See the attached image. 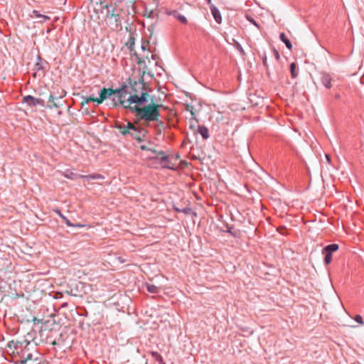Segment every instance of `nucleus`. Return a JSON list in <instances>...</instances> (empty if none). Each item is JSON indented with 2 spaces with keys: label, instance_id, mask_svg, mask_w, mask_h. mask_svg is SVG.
I'll use <instances>...</instances> for the list:
<instances>
[{
  "label": "nucleus",
  "instance_id": "f257e3e1",
  "mask_svg": "<svg viewBox=\"0 0 364 364\" xmlns=\"http://www.w3.org/2000/svg\"><path fill=\"white\" fill-rule=\"evenodd\" d=\"M6 352L13 359L16 360V363L20 362L21 364L37 359L33 358L37 354L36 346L27 340L9 341L6 346Z\"/></svg>",
  "mask_w": 364,
  "mask_h": 364
},
{
  "label": "nucleus",
  "instance_id": "f03ea898",
  "mask_svg": "<svg viewBox=\"0 0 364 364\" xmlns=\"http://www.w3.org/2000/svg\"><path fill=\"white\" fill-rule=\"evenodd\" d=\"M161 108L166 109V107H164L161 104L152 102L149 105H133L130 108V112L134 114L136 123H139L141 121L146 123L157 122L162 124L163 122L159 120Z\"/></svg>",
  "mask_w": 364,
  "mask_h": 364
},
{
  "label": "nucleus",
  "instance_id": "7ed1b4c3",
  "mask_svg": "<svg viewBox=\"0 0 364 364\" xmlns=\"http://www.w3.org/2000/svg\"><path fill=\"white\" fill-rule=\"evenodd\" d=\"M130 95L128 97V102L134 105H142L147 102L149 96L147 87L144 80H141L139 82L134 80L130 81Z\"/></svg>",
  "mask_w": 364,
  "mask_h": 364
},
{
  "label": "nucleus",
  "instance_id": "20e7f679",
  "mask_svg": "<svg viewBox=\"0 0 364 364\" xmlns=\"http://www.w3.org/2000/svg\"><path fill=\"white\" fill-rule=\"evenodd\" d=\"M136 124V121L129 124L128 136L141 142L146 139L148 131L145 128L137 126Z\"/></svg>",
  "mask_w": 364,
  "mask_h": 364
},
{
  "label": "nucleus",
  "instance_id": "39448f33",
  "mask_svg": "<svg viewBox=\"0 0 364 364\" xmlns=\"http://www.w3.org/2000/svg\"><path fill=\"white\" fill-rule=\"evenodd\" d=\"M156 154L157 156L156 157H150V159L159 160L163 168H167L171 170L176 169V164L172 162L171 158L166 155L164 151H157Z\"/></svg>",
  "mask_w": 364,
  "mask_h": 364
},
{
  "label": "nucleus",
  "instance_id": "423d86ee",
  "mask_svg": "<svg viewBox=\"0 0 364 364\" xmlns=\"http://www.w3.org/2000/svg\"><path fill=\"white\" fill-rule=\"evenodd\" d=\"M339 249V245L336 243L326 245L322 250V255L324 256L323 262L326 265L329 264L332 262V255Z\"/></svg>",
  "mask_w": 364,
  "mask_h": 364
},
{
  "label": "nucleus",
  "instance_id": "0eeeda50",
  "mask_svg": "<svg viewBox=\"0 0 364 364\" xmlns=\"http://www.w3.org/2000/svg\"><path fill=\"white\" fill-rule=\"evenodd\" d=\"M124 88L125 87L115 89L114 95H115L117 97V103H119V105H121L124 109H127L130 112V108L132 107V105H131V103L128 102V98L126 100L123 95V90Z\"/></svg>",
  "mask_w": 364,
  "mask_h": 364
},
{
  "label": "nucleus",
  "instance_id": "6e6552de",
  "mask_svg": "<svg viewBox=\"0 0 364 364\" xmlns=\"http://www.w3.org/2000/svg\"><path fill=\"white\" fill-rule=\"evenodd\" d=\"M23 102L28 107L45 106V101L41 98H36L31 95H26L23 97Z\"/></svg>",
  "mask_w": 364,
  "mask_h": 364
},
{
  "label": "nucleus",
  "instance_id": "1a4fd4ad",
  "mask_svg": "<svg viewBox=\"0 0 364 364\" xmlns=\"http://www.w3.org/2000/svg\"><path fill=\"white\" fill-rule=\"evenodd\" d=\"M114 95V90L112 88H105L103 87L100 93H99V97H97V100H96V102L100 105L103 102V101L108 97L112 96Z\"/></svg>",
  "mask_w": 364,
  "mask_h": 364
},
{
  "label": "nucleus",
  "instance_id": "9d476101",
  "mask_svg": "<svg viewBox=\"0 0 364 364\" xmlns=\"http://www.w3.org/2000/svg\"><path fill=\"white\" fill-rule=\"evenodd\" d=\"M129 124H131V122L129 121L127 122L126 124L117 122H115L114 127L119 130L122 135L124 136H128Z\"/></svg>",
  "mask_w": 364,
  "mask_h": 364
},
{
  "label": "nucleus",
  "instance_id": "9b49d317",
  "mask_svg": "<svg viewBox=\"0 0 364 364\" xmlns=\"http://www.w3.org/2000/svg\"><path fill=\"white\" fill-rule=\"evenodd\" d=\"M332 77L331 75L326 72L321 73V82L327 89H331L332 87L331 84Z\"/></svg>",
  "mask_w": 364,
  "mask_h": 364
},
{
  "label": "nucleus",
  "instance_id": "f8f14e48",
  "mask_svg": "<svg viewBox=\"0 0 364 364\" xmlns=\"http://www.w3.org/2000/svg\"><path fill=\"white\" fill-rule=\"evenodd\" d=\"M34 70L36 71V73L34 74V77H36L37 73L41 72L42 75H44L46 67L42 62V58L40 55L38 56V61L34 65Z\"/></svg>",
  "mask_w": 364,
  "mask_h": 364
},
{
  "label": "nucleus",
  "instance_id": "ddd939ff",
  "mask_svg": "<svg viewBox=\"0 0 364 364\" xmlns=\"http://www.w3.org/2000/svg\"><path fill=\"white\" fill-rule=\"evenodd\" d=\"M210 9L211 11V14L215 19V21L218 23H220L222 21V16L220 15V11L216 8V6L213 4H211L210 6Z\"/></svg>",
  "mask_w": 364,
  "mask_h": 364
},
{
  "label": "nucleus",
  "instance_id": "4468645a",
  "mask_svg": "<svg viewBox=\"0 0 364 364\" xmlns=\"http://www.w3.org/2000/svg\"><path fill=\"white\" fill-rule=\"evenodd\" d=\"M170 15L173 16L175 18L183 24H187L188 21L187 18L182 14H179L177 11H172Z\"/></svg>",
  "mask_w": 364,
  "mask_h": 364
},
{
  "label": "nucleus",
  "instance_id": "2eb2a0df",
  "mask_svg": "<svg viewBox=\"0 0 364 364\" xmlns=\"http://www.w3.org/2000/svg\"><path fill=\"white\" fill-rule=\"evenodd\" d=\"M198 132L202 136L203 139L205 140L208 139L210 136L208 129L203 125H199L198 127Z\"/></svg>",
  "mask_w": 364,
  "mask_h": 364
},
{
  "label": "nucleus",
  "instance_id": "dca6fc26",
  "mask_svg": "<svg viewBox=\"0 0 364 364\" xmlns=\"http://www.w3.org/2000/svg\"><path fill=\"white\" fill-rule=\"evenodd\" d=\"M148 353L150 354L152 356V358L156 361H157L159 364H166V362L164 361L163 357L161 356V355L159 354L158 352H156V351H149Z\"/></svg>",
  "mask_w": 364,
  "mask_h": 364
},
{
  "label": "nucleus",
  "instance_id": "f3484780",
  "mask_svg": "<svg viewBox=\"0 0 364 364\" xmlns=\"http://www.w3.org/2000/svg\"><path fill=\"white\" fill-rule=\"evenodd\" d=\"M79 177L85 178L87 181L91 179H104L105 176L100 173H93L90 175H80Z\"/></svg>",
  "mask_w": 364,
  "mask_h": 364
},
{
  "label": "nucleus",
  "instance_id": "a211bd4d",
  "mask_svg": "<svg viewBox=\"0 0 364 364\" xmlns=\"http://www.w3.org/2000/svg\"><path fill=\"white\" fill-rule=\"evenodd\" d=\"M279 39L286 45L289 50L292 49V44L284 33H280Z\"/></svg>",
  "mask_w": 364,
  "mask_h": 364
},
{
  "label": "nucleus",
  "instance_id": "6ab92c4d",
  "mask_svg": "<svg viewBox=\"0 0 364 364\" xmlns=\"http://www.w3.org/2000/svg\"><path fill=\"white\" fill-rule=\"evenodd\" d=\"M145 287L146 290L151 294H158L160 291V287H156L154 284L146 283Z\"/></svg>",
  "mask_w": 364,
  "mask_h": 364
},
{
  "label": "nucleus",
  "instance_id": "aec40b11",
  "mask_svg": "<svg viewBox=\"0 0 364 364\" xmlns=\"http://www.w3.org/2000/svg\"><path fill=\"white\" fill-rule=\"evenodd\" d=\"M54 213H55L58 215H59L65 223L67 226H73V223H72L62 213L59 209H54Z\"/></svg>",
  "mask_w": 364,
  "mask_h": 364
},
{
  "label": "nucleus",
  "instance_id": "412c9836",
  "mask_svg": "<svg viewBox=\"0 0 364 364\" xmlns=\"http://www.w3.org/2000/svg\"><path fill=\"white\" fill-rule=\"evenodd\" d=\"M32 14L34 17L36 18H43V21L41 22L46 21L48 20H50V17L46 15L41 14V13L37 10H33L32 11Z\"/></svg>",
  "mask_w": 364,
  "mask_h": 364
},
{
  "label": "nucleus",
  "instance_id": "4be33fe9",
  "mask_svg": "<svg viewBox=\"0 0 364 364\" xmlns=\"http://www.w3.org/2000/svg\"><path fill=\"white\" fill-rule=\"evenodd\" d=\"M290 73L292 78H296L298 76V72L296 71V63H291L290 64Z\"/></svg>",
  "mask_w": 364,
  "mask_h": 364
},
{
  "label": "nucleus",
  "instance_id": "5701e85b",
  "mask_svg": "<svg viewBox=\"0 0 364 364\" xmlns=\"http://www.w3.org/2000/svg\"><path fill=\"white\" fill-rule=\"evenodd\" d=\"M55 99V97L52 94H50V97H49L48 102L49 103H52V105H48V107L50 108H52V107L58 108V107H59V106L57 105V103H55L54 102Z\"/></svg>",
  "mask_w": 364,
  "mask_h": 364
},
{
  "label": "nucleus",
  "instance_id": "b1692460",
  "mask_svg": "<svg viewBox=\"0 0 364 364\" xmlns=\"http://www.w3.org/2000/svg\"><path fill=\"white\" fill-rule=\"evenodd\" d=\"M97 100V98H95L93 96H90V97H84V100L82 101V104L83 105V103H89L90 102H96V100Z\"/></svg>",
  "mask_w": 364,
  "mask_h": 364
},
{
  "label": "nucleus",
  "instance_id": "393cba45",
  "mask_svg": "<svg viewBox=\"0 0 364 364\" xmlns=\"http://www.w3.org/2000/svg\"><path fill=\"white\" fill-rule=\"evenodd\" d=\"M125 87V88L123 90V95L126 98L127 95L129 94L130 95V87H129L126 84H124L120 87Z\"/></svg>",
  "mask_w": 364,
  "mask_h": 364
},
{
  "label": "nucleus",
  "instance_id": "a878e982",
  "mask_svg": "<svg viewBox=\"0 0 364 364\" xmlns=\"http://www.w3.org/2000/svg\"><path fill=\"white\" fill-rule=\"evenodd\" d=\"M140 149L143 150V151H151L154 154H156L157 153L156 150L151 149L149 148L148 146H146V145H141L140 146Z\"/></svg>",
  "mask_w": 364,
  "mask_h": 364
},
{
  "label": "nucleus",
  "instance_id": "bb28decb",
  "mask_svg": "<svg viewBox=\"0 0 364 364\" xmlns=\"http://www.w3.org/2000/svg\"><path fill=\"white\" fill-rule=\"evenodd\" d=\"M193 109H194V108H193V105H186V110L190 112L192 117L195 116V112H193Z\"/></svg>",
  "mask_w": 364,
  "mask_h": 364
},
{
  "label": "nucleus",
  "instance_id": "cd10ccee",
  "mask_svg": "<svg viewBox=\"0 0 364 364\" xmlns=\"http://www.w3.org/2000/svg\"><path fill=\"white\" fill-rule=\"evenodd\" d=\"M262 63H263L264 66L265 67L266 70H268L269 65L267 64V56H266L265 53L262 56Z\"/></svg>",
  "mask_w": 364,
  "mask_h": 364
},
{
  "label": "nucleus",
  "instance_id": "c85d7f7f",
  "mask_svg": "<svg viewBox=\"0 0 364 364\" xmlns=\"http://www.w3.org/2000/svg\"><path fill=\"white\" fill-rule=\"evenodd\" d=\"M272 53H273V55H274V57L275 58V59L277 60H279L280 59V55L275 48H272Z\"/></svg>",
  "mask_w": 364,
  "mask_h": 364
},
{
  "label": "nucleus",
  "instance_id": "c756f323",
  "mask_svg": "<svg viewBox=\"0 0 364 364\" xmlns=\"http://www.w3.org/2000/svg\"><path fill=\"white\" fill-rule=\"evenodd\" d=\"M355 321L360 323V324H363V318L360 315L358 314L355 316Z\"/></svg>",
  "mask_w": 364,
  "mask_h": 364
},
{
  "label": "nucleus",
  "instance_id": "7c9ffc66",
  "mask_svg": "<svg viewBox=\"0 0 364 364\" xmlns=\"http://www.w3.org/2000/svg\"><path fill=\"white\" fill-rule=\"evenodd\" d=\"M99 4L101 6L102 9H109V5L105 4V1H100L99 2Z\"/></svg>",
  "mask_w": 364,
  "mask_h": 364
},
{
  "label": "nucleus",
  "instance_id": "2f4dec72",
  "mask_svg": "<svg viewBox=\"0 0 364 364\" xmlns=\"http://www.w3.org/2000/svg\"><path fill=\"white\" fill-rule=\"evenodd\" d=\"M246 18L247 19L251 22L252 24H254L255 26H256L257 27H259L258 24L257 23V22L255 21V19L253 18H252L251 16L247 15L246 16Z\"/></svg>",
  "mask_w": 364,
  "mask_h": 364
},
{
  "label": "nucleus",
  "instance_id": "473e14b6",
  "mask_svg": "<svg viewBox=\"0 0 364 364\" xmlns=\"http://www.w3.org/2000/svg\"><path fill=\"white\" fill-rule=\"evenodd\" d=\"M63 297V294L61 292H55L53 296L54 299H58Z\"/></svg>",
  "mask_w": 364,
  "mask_h": 364
},
{
  "label": "nucleus",
  "instance_id": "72a5a7b5",
  "mask_svg": "<svg viewBox=\"0 0 364 364\" xmlns=\"http://www.w3.org/2000/svg\"><path fill=\"white\" fill-rule=\"evenodd\" d=\"M117 100L116 96L114 95V96L112 97V104H113V106H114V107H117L118 105H119V103H117Z\"/></svg>",
  "mask_w": 364,
  "mask_h": 364
},
{
  "label": "nucleus",
  "instance_id": "f704fd0d",
  "mask_svg": "<svg viewBox=\"0 0 364 364\" xmlns=\"http://www.w3.org/2000/svg\"><path fill=\"white\" fill-rule=\"evenodd\" d=\"M75 176V173H73V172H70V174H65V176L66 178H70V179H74V178H75V177H74Z\"/></svg>",
  "mask_w": 364,
  "mask_h": 364
},
{
  "label": "nucleus",
  "instance_id": "c9c22d12",
  "mask_svg": "<svg viewBox=\"0 0 364 364\" xmlns=\"http://www.w3.org/2000/svg\"><path fill=\"white\" fill-rule=\"evenodd\" d=\"M107 17H114L115 20L117 21V18L119 17V14H114L113 13L109 14V13L108 12L107 14Z\"/></svg>",
  "mask_w": 364,
  "mask_h": 364
},
{
  "label": "nucleus",
  "instance_id": "e433bc0d",
  "mask_svg": "<svg viewBox=\"0 0 364 364\" xmlns=\"http://www.w3.org/2000/svg\"><path fill=\"white\" fill-rule=\"evenodd\" d=\"M176 210H177L178 212H182V213H189V211H190V209H189V208H184V209H183V210H180V209H178V208H177V209H176Z\"/></svg>",
  "mask_w": 364,
  "mask_h": 364
},
{
  "label": "nucleus",
  "instance_id": "4c0bfd02",
  "mask_svg": "<svg viewBox=\"0 0 364 364\" xmlns=\"http://www.w3.org/2000/svg\"><path fill=\"white\" fill-rule=\"evenodd\" d=\"M232 230V228H228V232L230 233L234 237H237V234L235 232H232V230Z\"/></svg>",
  "mask_w": 364,
  "mask_h": 364
},
{
  "label": "nucleus",
  "instance_id": "58836bf2",
  "mask_svg": "<svg viewBox=\"0 0 364 364\" xmlns=\"http://www.w3.org/2000/svg\"><path fill=\"white\" fill-rule=\"evenodd\" d=\"M84 226H85L84 225H82V224L77 223V224H73V227L82 228V227H84Z\"/></svg>",
  "mask_w": 364,
  "mask_h": 364
},
{
  "label": "nucleus",
  "instance_id": "ea45409f",
  "mask_svg": "<svg viewBox=\"0 0 364 364\" xmlns=\"http://www.w3.org/2000/svg\"><path fill=\"white\" fill-rule=\"evenodd\" d=\"M66 95V92L65 90H62V93L60 94V95L59 96L60 98H62L65 95Z\"/></svg>",
  "mask_w": 364,
  "mask_h": 364
},
{
  "label": "nucleus",
  "instance_id": "a19ab883",
  "mask_svg": "<svg viewBox=\"0 0 364 364\" xmlns=\"http://www.w3.org/2000/svg\"><path fill=\"white\" fill-rule=\"evenodd\" d=\"M171 158V159H173V158H174L175 159H178L179 158V155H178V154H177V155H176V156H172Z\"/></svg>",
  "mask_w": 364,
  "mask_h": 364
},
{
  "label": "nucleus",
  "instance_id": "79ce46f5",
  "mask_svg": "<svg viewBox=\"0 0 364 364\" xmlns=\"http://www.w3.org/2000/svg\"><path fill=\"white\" fill-rule=\"evenodd\" d=\"M68 306V303H63V304H61V307L62 308H65V307H67Z\"/></svg>",
  "mask_w": 364,
  "mask_h": 364
},
{
  "label": "nucleus",
  "instance_id": "37998d69",
  "mask_svg": "<svg viewBox=\"0 0 364 364\" xmlns=\"http://www.w3.org/2000/svg\"><path fill=\"white\" fill-rule=\"evenodd\" d=\"M207 2H208V4H209V6H210L211 4H212L211 0H207Z\"/></svg>",
  "mask_w": 364,
  "mask_h": 364
},
{
  "label": "nucleus",
  "instance_id": "c03bdc74",
  "mask_svg": "<svg viewBox=\"0 0 364 364\" xmlns=\"http://www.w3.org/2000/svg\"><path fill=\"white\" fill-rule=\"evenodd\" d=\"M33 320H34V321H38V323H39V322H40V320L37 319L36 318H34V319H33Z\"/></svg>",
  "mask_w": 364,
  "mask_h": 364
},
{
  "label": "nucleus",
  "instance_id": "a18cd8bd",
  "mask_svg": "<svg viewBox=\"0 0 364 364\" xmlns=\"http://www.w3.org/2000/svg\"><path fill=\"white\" fill-rule=\"evenodd\" d=\"M326 159L328 161H330L329 156L328 155H326Z\"/></svg>",
  "mask_w": 364,
  "mask_h": 364
},
{
  "label": "nucleus",
  "instance_id": "49530a36",
  "mask_svg": "<svg viewBox=\"0 0 364 364\" xmlns=\"http://www.w3.org/2000/svg\"><path fill=\"white\" fill-rule=\"evenodd\" d=\"M90 3H92V0H88Z\"/></svg>",
  "mask_w": 364,
  "mask_h": 364
}]
</instances>
